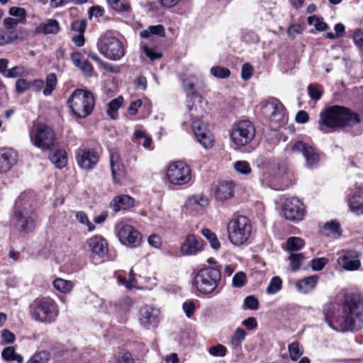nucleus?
Wrapping results in <instances>:
<instances>
[{"instance_id":"obj_1","label":"nucleus","mask_w":363,"mask_h":363,"mask_svg":"<svg viewBox=\"0 0 363 363\" xmlns=\"http://www.w3.org/2000/svg\"><path fill=\"white\" fill-rule=\"evenodd\" d=\"M342 315L335 318L337 325L328 322L330 327L340 330H352L363 328L362 294L347 295L342 304Z\"/></svg>"},{"instance_id":"obj_2","label":"nucleus","mask_w":363,"mask_h":363,"mask_svg":"<svg viewBox=\"0 0 363 363\" xmlns=\"http://www.w3.org/2000/svg\"><path fill=\"white\" fill-rule=\"evenodd\" d=\"M33 194L23 192L16 200L13 222L16 228L23 233H29L35 228L37 215L32 207Z\"/></svg>"},{"instance_id":"obj_3","label":"nucleus","mask_w":363,"mask_h":363,"mask_svg":"<svg viewBox=\"0 0 363 363\" xmlns=\"http://www.w3.org/2000/svg\"><path fill=\"white\" fill-rule=\"evenodd\" d=\"M360 123L359 116L350 109L340 106H333L322 111L320 113L318 124L320 130L325 132L323 126L337 128L345 126H353Z\"/></svg>"},{"instance_id":"obj_4","label":"nucleus","mask_w":363,"mask_h":363,"mask_svg":"<svg viewBox=\"0 0 363 363\" xmlns=\"http://www.w3.org/2000/svg\"><path fill=\"white\" fill-rule=\"evenodd\" d=\"M227 231L230 242L234 246L240 247L248 243L252 233V225L247 217L238 216L229 220Z\"/></svg>"},{"instance_id":"obj_5","label":"nucleus","mask_w":363,"mask_h":363,"mask_svg":"<svg viewBox=\"0 0 363 363\" xmlns=\"http://www.w3.org/2000/svg\"><path fill=\"white\" fill-rule=\"evenodd\" d=\"M30 314L37 322L43 323H53L59 314L56 302L50 298L35 299L30 306Z\"/></svg>"},{"instance_id":"obj_6","label":"nucleus","mask_w":363,"mask_h":363,"mask_svg":"<svg viewBox=\"0 0 363 363\" xmlns=\"http://www.w3.org/2000/svg\"><path fill=\"white\" fill-rule=\"evenodd\" d=\"M72 113L79 118L89 116L94 106V98L90 91L75 90L67 101Z\"/></svg>"},{"instance_id":"obj_7","label":"nucleus","mask_w":363,"mask_h":363,"mask_svg":"<svg viewBox=\"0 0 363 363\" xmlns=\"http://www.w3.org/2000/svg\"><path fill=\"white\" fill-rule=\"evenodd\" d=\"M220 279V272L218 269L208 267L197 272L193 285L200 293L209 294L215 291Z\"/></svg>"},{"instance_id":"obj_8","label":"nucleus","mask_w":363,"mask_h":363,"mask_svg":"<svg viewBox=\"0 0 363 363\" xmlns=\"http://www.w3.org/2000/svg\"><path fill=\"white\" fill-rule=\"evenodd\" d=\"M97 48L104 56L111 60H118L125 55L123 43L111 33H106L100 36Z\"/></svg>"},{"instance_id":"obj_9","label":"nucleus","mask_w":363,"mask_h":363,"mask_svg":"<svg viewBox=\"0 0 363 363\" xmlns=\"http://www.w3.org/2000/svg\"><path fill=\"white\" fill-rule=\"evenodd\" d=\"M33 145L40 149L50 148L55 142V133L51 128L44 123H33L30 130Z\"/></svg>"},{"instance_id":"obj_10","label":"nucleus","mask_w":363,"mask_h":363,"mask_svg":"<svg viewBox=\"0 0 363 363\" xmlns=\"http://www.w3.org/2000/svg\"><path fill=\"white\" fill-rule=\"evenodd\" d=\"M117 238L120 242L130 247H137L142 242L141 233L133 225L124 222H119L115 228Z\"/></svg>"},{"instance_id":"obj_11","label":"nucleus","mask_w":363,"mask_h":363,"mask_svg":"<svg viewBox=\"0 0 363 363\" xmlns=\"http://www.w3.org/2000/svg\"><path fill=\"white\" fill-rule=\"evenodd\" d=\"M255 135L253 124L247 120L237 123L233 128L230 138L233 142L240 146H244L250 143Z\"/></svg>"},{"instance_id":"obj_12","label":"nucleus","mask_w":363,"mask_h":363,"mask_svg":"<svg viewBox=\"0 0 363 363\" xmlns=\"http://www.w3.org/2000/svg\"><path fill=\"white\" fill-rule=\"evenodd\" d=\"M169 182L174 185H183L191 180V170L184 162L178 161L172 163L167 172Z\"/></svg>"},{"instance_id":"obj_13","label":"nucleus","mask_w":363,"mask_h":363,"mask_svg":"<svg viewBox=\"0 0 363 363\" xmlns=\"http://www.w3.org/2000/svg\"><path fill=\"white\" fill-rule=\"evenodd\" d=\"M262 114L272 121H279L284 115V108L282 104L276 98L270 97L259 104Z\"/></svg>"},{"instance_id":"obj_14","label":"nucleus","mask_w":363,"mask_h":363,"mask_svg":"<svg viewBox=\"0 0 363 363\" xmlns=\"http://www.w3.org/2000/svg\"><path fill=\"white\" fill-rule=\"evenodd\" d=\"M289 151L292 154L301 153L306 159V166L308 168L315 167L318 164L320 157L315 148L301 140L294 143Z\"/></svg>"},{"instance_id":"obj_15","label":"nucleus","mask_w":363,"mask_h":363,"mask_svg":"<svg viewBox=\"0 0 363 363\" xmlns=\"http://www.w3.org/2000/svg\"><path fill=\"white\" fill-rule=\"evenodd\" d=\"M282 213L284 218L289 220H301L304 216V206L301 201L296 198L286 199L283 204Z\"/></svg>"},{"instance_id":"obj_16","label":"nucleus","mask_w":363,"mask_h":363,"mask_svg":"<svg viewBox=\"0 0 363 363\" xmlns=\"http://www.w3.org/2000/svg\"><path fill=\"white\" fill-rule=\"evenodd\" d=\"M191 128L198 142L202 146L205 148H209L213 146V135L202 121L199 119L193 121Z\"/></svg>"},{"instance_id":"obj_17","label":"nucleus","mask_w":363,"mask_h":363,"mask_svg":"<svg viewBox=\"0 0 363 363\" xmlns=\"http://www.w3.org/2000/svg\"><path fill=\"white\" fill-rule=\"evenodd\" d=\"M159 315L160 311L157 308L150 306H145L140 310V323L146 329L155 328L160 322Z\"/></svg>"},{"instance_id":"obj_18","label":"nucleus","mask_w":363,"mask_h":363,"mask_svg":"<svg viewBox=\"0 0 363 363\" xmlns=\"http://www.w3.org/2000/svg\"><path fill=\"white\" fill-rule=\"evenodd\" d=\"M57 83L56 74L50 73L46 77L45 82L42 79H35L30 82V89L37 92L43 90V95L48 96L55 89Z\"/></svg>"},{"instance_id":"obj_19","label":"nucleus","mask_w":363,"mask_h":363,"mask_svg":"<svg viewBox=\"0 0 363 363\" xmlns=\"http://www.w3.org/2000/svg\"><path fill=\"white\" fill-rule=\"evenodd\" d=\"M79 166L84 169L93 168L99 161L98 154L93 150H79L76 155Z\"/></svg>"},{"instance_id":"obj_20","label":"nucleus","mask_w":363,"mask_h":363,"mask_svg":"<svg viewBox=\"0 0 363 363\" xmlns=\"http://www.w3.org/2000/svg\"><path fill=\"white\" fill-rule=\"evenodd\" d=\"M18 161V153L12 148H0V173L9 172Z\"/></svg>"},{"instance_id":"obj_21","label":"nucleus","mask_w":363,"mask_h":363,"mask_svg":"<svg viewBox=\"0 0 363 363\" xmlns=\"http://www.w3.org/2000/svg\"><path fill=\"white\" fill-rule=\"evenodd\" d=\"M235 184L230 181L220 182L213 190L215 199L223 202L234 196Z\"/></svg>"},{"instance_id":"obj_22","label":"nucleus","mask_w":363,"mask_h":363,"mask_svg":"<svg viewBox=\"0 0 363 363\" xmlns=\"http://www.w3.org/2000/svg\"><path fill=\"white\" fill-rule=\"evenodd\" d=\"M203 248V241L198 240L194 235H188L180 247V252L184 255H195Z\"/></svg>"},{"instance_id":"obj_23","label":"nucleus","mask_w":363,"mask_h":363,"mask_svg":"<svg viewBox=\"0 0 363 363\" xmlns=\"http://www.w3.org/2000/svg\"><path fill=\"white\" fill-rule=\"evenodd\" d=\"M87 245L93 255L104 257L108 253V244L101 235H94L87 240Z\"/></svg>"},{"instance_id":"obj_24","label":"nucleus","mask_w":363,"mask_h":363,"mask_svg":"<svg viewBox=\"0 0 363 363\" xmlns=\"http://www.w3.org/2000/svg\"><path fill=\"white\" fill-rule=\"evenodd\" d=\"M359 256L357 251H349L338 258L337 263L346 270H357L361 265Z\"/></svg>"},{"instance_id":"obj_25","label":"nucleus","mask_w":363,"mask_h":363,"mask_svg":"<svg viewBox=\"0 0 363 363\" xmlns=\"http://www.w3.org/2000/svg\"><path fill=\"white\" fill-rule=\"evenodd\" d=\"M208 205V199L201 194L194 195L188 198L185 203L187 210L194 214L202 213Z\"/></svg>"},{"instance_id":"obj_26","label":"nucleus","mask_w":363,"mask_h":363,"mask_svg":"<svg viewBox=\"0 0 363 363\" xmlns=\"http://www.w3.org/2000/svg\"><path fill=\"white\" fill-rule=\"evenodd\" d=\"M112 177L116 183H119L125 177V170L117 152H112L110 157Z\"/></svg>"},{"instance_id":"obj_27","label":"nucleus","mask_w":363,"mask_h":363,"mask_svg":"<svg viewBox=\"0 0 363 363\" xmlns=\"http://www.w3.org/2000/svg\"><path fill=\"white\" fill-rule=\"evenodd\" d=\"M350 209L357 214L363 213V187L356 188V191L348 200Z\"/></svg>"},{"instance_id":"obj_28","label":"nucleus","mask_w":363,"mask_h":363,"mask_svg":"<svg viewBox=\"0 0 363 363\" xmlns=\"http://www.w3.org/2000/svg\"><path fill=\"white\" fill-rule=\"evenodd\" d=\"M60 30V25L57 20L49 18L41 22L35 28L36 34H56Z\"/></svg>"},{"instance_id":"obj_29","label":"nucleus","mask_w":363,"mask_h":363,"mask_svg":"<svg viewBox=\"0 0 363 363\" xmlns=\"http://www.w3.org/2000/svg\"><path fill=\"white\" fill-rule=\"evenodd\" d=\"M71 60L73 64L78 67L85 75L91 76L93 67L91 64L86 59L83 55L79 52H73L71 55Z\"/></svg>"},{"instance_id":"obj_30","label":"nucleus","mask_w":363,"mask_h":363,"mask_svg":"<svg viewBox=\"0 0 363 363\" xmlns=\"http://www.w3.org/2000/svg\"><path fill=\"white\" fill-rule=\"evenodd\" d=\"M111 207L115 212L121 210H127L134 206V199L128 195L116 196L110 203Z\"/></svg>"},{"instance_id":"obj_31","label":"nucleus","mask_w":363,"mask_h":363,"mask_svg":"<svg viewBox=\"0 0 363 363\" xmlns=\"http://www.w3.org/2000/svg\"><path fill=\"white\" fill-rule=\"evenodd\" d=\"M257 167L264 172H269L274 174H277V169H279V164L274 160H271L264 156H259L256 159Z\"/></svg>"},{"instance_id":"obj_32","label":"nucleus","mask_w":363,"mask_h":363,"mask_svg":"<svg viewBox=\"0 0 363 363\" xmlns=\"http://www.w3.org/2000/svg\"><path fill=\"white\" fill-rule=\"evenodd\" d=\"M318 277L317 275L309 276L299 280L296 284V289L301 293H308L313 290L317 284Z\"/></svg>"},{"instance_id":"obj_33","label":"nucleus","mask_w":363,"mask_h":363,"mask_svg":"<svg viewBox=\"0 0 363 363\" xmlns=\"http://www.w3.org/2000/svg\"><path fill=\"white\" fill-rule=\"evenodd\" d=\"M140 35L143 38L153 40L154 36L164 37L165 30L162 25L150 26L147 29L142 30Z\"/></svg>"},{"instance_id":"obj_34","label":"nucleus","mask_w":363,"mask_h":363,"mask_svg":"<svg viewBox=\"0 0 363 363\" xmlns=\"http://www.w3.org/2000/svg\"><path fill=\"white\" fill-rule=\"evenodd\" d=\"M50 160L59 169L64 167L67 162L66 152L62 150L52 152L50 155Z\"/></svg>"},{"instance_id":"obj_35","label":"nucleus","mask_w":363,"mask_h":363,"mask_svg":"<svg viewBox=\"0 0 363 363\" xmlns=\"http://www.w3.org/2000/svg\"><path fill=\"white\" fill-rule=\"evenodd\" d=\"M52 285L57 291L64 294L69 293L74 288V283L72 281L62 278H56Z\"/></svg>"},{"instance_id":"obj_36","label":"nucleus","mask_w":363,"mask_h":363,"mask_svg":"<svg viewBox=\"0 0 363 363\" xmlns=\"http://www.w3.org/2000/svg\"><path fill=\"white\" fill-rule=\"evenodd\" d=\"M197 82L198 78L194 75H191L183 79L184 91L187 96L194 97L196 95L194 87Z\"/></svg>"},{"instance_id":"obj_37","label":"nucleus","mask_w":363,"mask_h":363,"mask_svg":"<svg viewBox=\"0 0 363 363\" xmlns=\"http://www.w3.org/2000/svg\"><path fill=\"white\" fill-rule=\"evenodd\" d=\"M123 102V98L118 96L108 103L107 113L111 118L116 119L118 117V110L122 106Z\"/></svg>"},{"instance_id":"obj_38","label":"nucleus","mask_w":363,"mask_h":363,"mask_svg":"<svg viewBox=\"0 0 363 363\" xmlns=\"http://www.w3.org/2000/svg\"><path fill=\"white\" fill-rule=\"evenodd\" d=\"M2 358L9 362L16 361L18 363H22L23 361V357L16 353L15 349L13 347H8L3 350L1 352Z\"/></svg>"},{"instance_id":"obj_39","label":"nucleus","mask_w":363,"mask_h":363,"mask_svg":"<svg viewBox=\"0 0 363 363\" xmlns=\"http://www.w3.org/2000/svg\"><path fill=\"white\" fill-rule=\"evenodd\" d=\"M203 236H204L210 242L211 246L214 250H218L220 247V243L216 235L208 228H203L201 230Z\"/></svg>"},{"instance_id":"obj_40","label":"nucleus","mask_w":363,"mask_h":363,"mask_svg":"<svg viewBox=\"0 0 363 363\" xmlns=\"http://www.w3.org/2000/svg\"><path fill=\"white\" fill-rule=\"evenodd\" d=\"M29 74V71L22 65L14 66L13 67L9 69L6 73V78H17L21 77H26Z\"/></svg>"},{"instance_id":"obj_41","label":"nucleus","mask_w":363,"mask_h":363,"mask_svg":"<svg viewBox=\"0 0 363 363\" xmlns=\"http://www.w3.org/2000/svg\"><path fill=\"white\" fill-rule=\"evenodd\" d=\"M304 245V241L298 237H291L286 241V248L289 252H295L301 250Z\"/></svg>"},{"instance_id":"obj_42","label":"nucleus","mask_w":363,"mask_h":363,"mask_svg":"<svg viewBox=\"0 0 363 363\" xmlns=\"http://www.w3.org/2000/svg\"><path fill=\"white\" fill-rule=\"evenodd\" d=\"M282 287V280L279 277H273L267 289L266 292L268 294H275L279 292Z\"/></svg>"},{"instance_id":"obj_43","label":"nucleus","mask_w":363,"mask_h":363,"mask_svg":"<svg viewBox=\"0 0 363 363\" xmlns=\"http://www.w3.org/2000/svg\"><path fill=\"white\" fill-rule=\"evenodd\" d=\"M246 336V333L242 328H238L230 340V346L233 348H237L241 345L242 341H244Z\"/></svg>"},{"instance_id":"obj_44","label":"nucleus","mask_w":363,"mask_h":363,"mask_svg":"<svg viewBox=\"0 0 363 363\" xmlns=\"http://www.w3.org/2000/svg\"><path fill=\"white\" fill-rule=\"evenodd\" d=\"M304 259L305 257L302 253H291L289 257L291 269L292 271L298 269Z\"/></svg>"},{"instance_id":"obj_45","label":"nucleus","mask_w":363,"mask_h":363,"mask_svg":"<svg viewBox=\"0 0 363 363\" xmlns=\"http://www.w3.org/2000/svg\"><path fill=\"white\" fill-rule=\"evenodd\" d=\"M77 220L87 227L89 232H93L95 230V225L90 222L87 215L82 211H78L76 213Z\"/></svg>"},{"instance_id":"obj_46","label":"nucleus","mask_w":363,"mask_h":363,"mask_svg":"<svg viewBox=\"0 0 363 363\" xmlns=\"http://www.w3.org/2000/svg\"><path fill=\"white\" fill-rule=\"evenodd\" d=\"M309 25H313L315 29L318 31H324L328 29V25L323 21V18H318L315 16H309L307 18Z\"/></svg>"},{"instance_id":"obj_47","label":"nucleus","mask_w":363,"mask_h":363,"mask_svg":"<svg viewBox=\"0 0 363 363\" xmlns=\"http://www.w3.org/2000/svg\"><path fill=\"white\" fill-rule=\"evenodd\" d=\"M110 6L116 11H125L128 10L130 4L128 0H107Z\"/></svg>"},{"instance_id":"obj_48","label":"nucleus","mask_w":363,"mask_h":363,"mask_svg":"<svg viewBox=\"0 0 363 363\" xmlns=\"http://www.w3.org/2000/svg\"><path fill=\"white\" fill-rule=\"evenodd\" d=\"M16 37V35L12 30L4 29L0 30V46L11 43Z\"/></svg>"},{"instance_id":"obj_49","label":"nucleus","mask_w":363,"mask_h":363,"mask_svg":"<svg viewBox=\"0 0 363 363\" xmlns=\"http://www.w3.org/2000/svg\"><path fill=\"white\" fill-rule=\"evenodd\" d=\"M210 72L213 76L220 79L227 78L230 74L229 69L220 66L212 67Z\"/></svg>"},{"instance_id":"obj_50","label":"nucleus","mask_w":363,"mask_h":363,"mask_svg":"<svg viewBox=\"0 0 363 363\" xmlns=\"http://www.w3.org/2000/svg\"><path fill=\"white\" fill-rule=\"evenodd\" d=\"M288 349L290 357L293 361H296L303 354V350L297 342L291 343L289 345Z\"/></svg>"},{"instance_id":"obj_51","label":"nucleus","mask_w":363,"mask_h":363,"mask_svg":"<svg viewBox=\"0 0 363 363\" xmlns=\"http://www.w3.org/2000/svg\"><path fill=\"white\" fill-rule=\"evenodd\" d=\"M50 358V353L47 351L43 350L36 352L30 359L33 363H47Z\"/></svg>"},{"instance_id":"obj_52","label":"nucleus","mask_w":363,"mask_h":363,"mask_svg":"<svg viewBox=\"0 0 363 363\" xmlns=\"http://www.w3.org/2000/svg\"><path fill=\"white\" fill-rule=\"evenodd\" d=\"M308 91L310 97L315 101L319 100L323 94L320 86L317 84H310L308 86Z\"/></svg>"},{"instance_id":"obj_53","label":"nucleus","mask_w":363,"mask_h":363,"mask_svg":"<svg viewBox=\"0 0 363 363\" xmlns=\"http://www.w3.org/2000/svg\"><path fill=\"white\" fill-rule=\"evenodd\" d=\"M235 169L243 174H248L251 172V168L249 163L247 161H237L234 163Z\"/></svg>"},{"instance_id":"obj_54","label":"nucleus","mask_w":363,"mask_h":363,"mask_svg":"<svg viewBox=\"0 0 363 363\" xmlns=\"http://www.w3.org/2000/svg\"><path fill=\"white\" fill-rule=\"evenodd\" d=\"M208 352L212 356L223 357L226 354L227 349L223 345L218 344L216 346L211 347L208 350Z\"/></svg>"},{"instance_id":"obj_55","label":"nucleus","mask_w":363,"mask_h":363,"mask_svg":"<svg viewBox=\"0 0 363 363\" xmlns=\"http://www.w3.org/2000/svg\"><path fill=\"white\" fill-rule=\"evenodd\" d=\"M328 263V259L325 257L315 258L311 260V268L314 271L321 270L325 264Z\"/></svg>"},{"instance_id":"obj_56","label":"nucleus","mask_w":363,"mask_h":363,"mask_svg":"<svg viewBox=\"0 0 363 363\" xmlns=\"http://www.w3.org/2000/svg\"><path fill=\"white\" fill-rule=\"evenodd\" d=\"M182 309L188 318H191L196 310L195 304L191 301H186L182 304Z\"/></svg>"},{"instance_id":"obj_57","label":"nucleus","mask_w":363,"mask_h":363,"mask_svg":"<svg viewBox=\"0 0 363 363\" xmlns=\"http://www.w3.org/2000/svg\"><path fill=\"white\" fill-rule=\"evenodd\" d=\"M1 337V344L3 345L11 344L15 340L14 334L8 330H2Z\"/></svg>"},{"instance_id":"obj_58","label":"nucleus","mask_w":363,"mask_h":363,"mask_svg":"<svg viewBox=\"0 0 363 363\" xmlns=\"http://www.w3.org/2000/svg\"><path fill=\"white\" fill-rule=\"evenodd\" d=\"M246 281L245 274L243 272H238L236 273L233 278V285L235 287H241L242 286Z\"/></svg>"},{"instance_id":"obj_59","label":"nucleus","mask_w":363,"mask_h":363,"mask_svg":"<svg viewBox=\"0 0 363 363\" xmlns=\"http://www.w3.org/2000/svg\"><path fill=\"white\" fill-rule=\"evenodd\" d=\"M30 89V82H28L24 79H19L16 82V89L19 93H23L26 90Z\"/></svg>"},{"instance_id":"obj_60","label":"nucleus","mask_w":363,"mask_h":363,"mask_svg":"<svg viewBox=\"0 0 363 363\" xmlns=\"http://www.w3.org/2000/svg\"><path fill=\"white\" fill-rule=\"evenodd\" d=\"M245 306L250 310H257L259 308V301L253 296H248L244 301Z\"/></svg>"},{"instance_id":"obj_61","label":"nucleus","mask_w":363,"mask_h":363,"mask_svg":"<svg viewBox=\"0 0 363 363\" xmlns=\"http://www.w3.org/2000/svg\"><path fill=\"white\" fill-rule=\"evenodd\" d=\"M253 67L248 63H245L242 67L241 77L244 80H248L252 75Z\"/></svg>"},{"instance_id":"obj_62","label":"nucleus","mask_w":363,"mask_h":363,"mask_svg":"<svg viewBox=\"0 0 363 363\" xmlns=\"http://www.w3.org/2000/svg\"><path fill=\"white\" fill-rule=\"evenodd\" d=\"M143 52L151 60L160 59L162 57V54L155 51L152 48H149L147 46L143 47Z\"/></svg>"},{"instance_id":"obj_63","label":"nucleus","mask_w":363,"mask_h":363,"mask_svg":"<svg viewBox=\"0 0 363 363\" xmlns=\"http://www.w3.org/2000/svg\"><path fill=\"white\" fill-rule=\"evenodd\" d=\"M353 40L358 47L363 46V29H357L353 34Z\"/></svg>"},{"instance_id":"obj_64","label":"nucleus","mask_w":363,"mask_h":363,"mask_svg":"<svg viewBox=\"0 0 363 363\" xmlns=\"http://www.w3.org/2000/svg\"><path fill=\"white\" fill-rule=\"evenodd\" d=\"M118 363H134L131 354L129 352L120 353L117 358Z\"/></svg>"}]
</instances>
